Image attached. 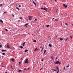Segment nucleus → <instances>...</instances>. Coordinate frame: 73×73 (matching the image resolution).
<instances>
[{"instance_id":"1","label":"nucleus","mask_w":73,"mask_h":73,"mask_svg":"<svg viewBox=\"0 0 73 73\" xmlns=\"http://www.w3.org/2000/svg\"><path fill=\"white\" fill-rule=\"evenodd\" d=\"M55 64H61V63H60L59 61H57L54 63Z\"/></svg>"},{"instance_id":"2","label":"nucleus","mask_w":73,"mask_h":73,"mask_svg":"<svg viewBox=\"0 0 73 73\" xmlns=\"http://www.w3.org/2000/svg\"><path fill=\"white\" fill-rule=\"evenodd\" d=\"M28 59H26L25 63V64H26V63H27V64H28L29 63V62H28Z\"/></svg>"},{"instance_id":"3","label":"nucleus","mask_w":73,"mask_h":73,"mask_svg":"<svg viewBox=\"0 0 73 73\" xmlns=\"http://www.w3.org/2000/svg\"><path fill=\"white\" fill-rule=\"evenodd\" d=\"M63 5L64 7L65 8H67V5H66L65 4H63Z\"/></svg>"},{"instance_id":"4","label":"nucleus","mask_w":73,"mask_h":73,"mask_svg":"<svg viewBox=\"0 0 73 73\" xmlns=\"http://www.w3.org/2000/svg\"><path fill=\"white\" fill-rule=\"evenodd\" d=\"M43 10H44L46 11H47V9H46V8H43Z\"/></svg>"},{"instance_id":"5","label":"nucleus","mask_w":73,"mask_h":73,"mask_svg":"<svg viewBox=\"0 0 73 73\" xmlns=\"http://www.w3.org/2000/svg\"><path fill=\"white\" fill-rule=\"evenodd\" d=\"M7 47L8 48H10V47H9V45L8 44H7Z\"/></svg>"},{"instance_id":"6","label":"nucleus","mask_w":73,"mask_h":73,"mask_svg":"<svg viewBox=\"0 0 73 73\" xmlns=\"http://www.w3.org/2000/svg\"><path fill=\"white\" fill-rule=\"evenodd\" d=\"M51 58H52L51 60H53V58H54V57H53V56H51Z\"/></svg>"},{"instance_id":"7","label":"nucleus","mask_w":73,"mask_h":73,"mask_svg":"<svg viewBox=\"0 0 73 73\" xmlns=\"http://www.w3.org/2000/svg\"><path fill=\"white\" fill-rule=\"evenodd\" d=\"M29 20H31V16L29 17Z\"/></svg>"},{"instance_id":"8","label":"nucleus","mask_w":73,"mask_h":73,"mask_svg":"<svg viewBox=\"0 0 73 73\" xmlns=\"http://www.w3.org/2000/svg\"><path fill=\"white\" fill-rule=\"evenodd\" d=\"M0 22L1 23H3V21L2 20L0 19Z\"/></svg>"},{"instance_id":"9","label":"nucleus","mask_w":73,"mask_h":73,"mask_svg":"<svg viewBox=\"0 0 73 73\" xmlns=\"http://www.w3.org/2000/svg\"><path fill=\"white\" fill-rule=\"evenodd\" d=\"M7 50H1V52H5V51H6Z\"/></svg>"},{"instance_id":"10","label":"nucleus","mask_w":73,"mask_h":73,"mask_svg":"<svg viewBox=\"0 0 73 73\" xmlns=\"http://www.w3.org/2000/svg\"><path fill=\"white\" fill-rule=\"evenodd\" d=\"M33 4H35V6L36 5V3L35 2L33 1Z\"/></svg>"},{"instance_id":"11","label":"nucleus","mask_w":73,"mask_h":73,"mask_svg":"<svg viewBox=\"0 0 73 73\" xmlns=\"http://www.w3.org/2000/svg\"><path fill=\"white\" fill-rule=\"evenodd\" d=\"M60 40H64V38H60Z\"/></svg>"},{"instance_id":"12","label":"nucleus","mask_w":73,"mask_h":73,"mask_svg":"<svg viewBox=\"0 0 73 73\" xmlns=\"http://www.w3.org/2000/svg\"><path fill=\"white\" fill-rule=\"evenodd\" d=\"M20 48H21V49H23V46H20Z\"/></svg>"},{"instance_id":"13","label":"nucleus","mask_w":73,"mask_h":73,"mask_svg":"<svg viewBox=\"0 0 73 73\" xmlns=\"http://www.w3.org/2000/svg\"><path fill=\"white\" fill-rule=\"evenodd\" d=\"M49 46L50 47H52V45L50 44H49Z\"/></svg>"},{"instance_id":"14","label":"nucleus","mask_w":73,"mask_h":73,"mask_svg":"<svg viewBox=\"0 0 73 73\" xmlns=\"http://www.w3.org/2000/svg\"><path fill=\"white\" fill-rule=\"evenodd\" d=\"M56 69H58V72H59V69H58V67H57L56 68Z\"/></svg>"},{"instance_id":"15","label":"nucleus","mask_w":73,"mask_h":73,"mask_svg":"<svg viewBox=\"0 0 73 73\" xmlns=\"http://www.w3.org/2000/svg\"><path fill=\"white\" fill-rule=\"evenodd\" d=\"M46 50H44V53H43L44 54H45V53L46 52Z\"/></svg>"},{"instance_id":"16","label":"nucleus","mask_w":73,"mask_h":73,"mask_svg":"<svg viewBox=\"0 0 73 73\" xmlns=\"http://www.w3.org/2000/svg\"><path fill=\"white\" fill-rule=\"evenodd\" d=\"M27 52H28V50H25V53Z\"/></svg>"},{"instance_id":"17","label":"nucleus","mask_w":73,"mask_h":73,"mask_svg":"<svg viewBox=\"0 0 73 73\" xmlns=\"http://www.w3.org/2000/svg\"><path fill=\"white\" fill-rule=\"evenodd\" d=\"M11 60L12 61H13V62H14V59L13 58H12L11 59Z\"/></svg>"},{"instance_id":"18","label":"nucleus","mask_w":73,"mask_h":73,"mask_svg":"<svg viewBox=\"0 0 73 73\" xmlns=\"http://www.w3.org/2000/svg\"><path fill=\"white\" fill-rule=\"evenodd\" d=\"M25 44V42H24L23 44V46H24V45Z\"/></svg>"},{"instance_id":"19","label":"nucleus","mask_w":73,"mask_h":73,"mask_svg":"<svg viewBox=\"0 0 73 73\" xmlns=\"http://www.w3.org/2000/svg\"><path fill=\"white\" fill-rule=\"evenodd\" d=\"M22 71L21 70H19V72H21Z\"/></svg>"},{"instance_id":"20","label":"nucleus","mask_w":73,"mask_h":73,"mask_svg":"<svg viewBox=\"0 0 73 73\" xmlns=\"http://www.w3.org/2000/svg\"><path fill=\"white\" fill-rule=\"evenodd\" d=\"M19 19H21V20H22V19H23V18L22 17H20L19 18Z\"/></svg>"},{"instance_id":"21","label":"nucleus","mask_w":73,"mask_h":73,"mask_svg":"<svg viewBox=\"0 0 73 73\" xmlns=\"http://www.w3.org/2000/svg\"><path fill=\"white\" fill-rule=\"evenodd\" d=\"M37 48H36V49L35 50V51H36L37 50Z\"/></svg>"},{"instance_id":"22","label":"nucleus","mask_w":73,"mask_h":73,"mask_svg":"<svg viewBox=\"0 0 73 73\" xmlns=\"http://www.w3.org/2000/svg\"><path fill=\"white\" fill-rule=\"evenodd\" d=\"M36 41H36V40H34V41H33V42H36Z\"/></svg>"},{"instance_id":"23","label":"nucleus","mask_w":73,"mask_h":73,"mask_svg":"<svg viewBox=\"0 0 73 73\" xmlns=\"http://www.w3.org/2000/svg\"><path fill=\"white\" fill-rule=\"evenodd\" d=\"M49 25H48L46 26V27L47 28H48V27H49Z\"/></svg>"},{"instance_id":"24","label":"nucleus","mask_w":73,"mask_h":73,"mask_svg":"<svg viewBox=\"0 0 73 73\" xmlns=\"http://www.w3.org/2000/svg\"><path fill=\"white\" fill-rule=\"evenodd\" d=\"M16 8H17V9H18V10H19V8H18L17 7H16Z\"/></svg>"},{"instance_id":"25","label":"nucleus","mask_w":73,"mask_h":73,"mask_svg":"<svg viewBox=\"0 0 73 73\" xmlns=\"http://www.w3.org/2000/svg\"><path fill=\"white\" fill-rule=\"evenodd\" d=\"M63 69L64 70H66V69H65V67H64Z\"/></svg>"},{"instance_id":"26","label":"nucleus","mask_w":73,"mask_h":73,"mask_svg":"<svg viewBox=\"0 0 73 73\" xmlns=\"http://www.w3.org/2000/svg\"><path fill=\"white\" fill-rule=\"evenodd\" d=\"M5 30H6V31L7 32H8V30H7V29H5Z\"/></svg>"},{"instance_id":"27","label":"nucleus","mask_w":73,"mask_h":73,"mask_svg":"<svg viewBox=\"0 0 73 73\" xmlns=\"http://www.w3.org/2000/svg\"><path fill=\"white\" fill-rule=\"evenodd\" d=\"M2 54L3 55H5V53L3 52L2 53Z\"/></svg>"},{"instance_id":"28","label":"nucleus","mask_w":73,"mask_h":73,"mask_svg":"<svg viewBox=\"0 0 73 73\" xmlns=\"http://www.w3.org/2000/svg\"><path fill=\"white\" fill-rule=\"evenodd\" d=\"M55 21H58V19H55Z\"/></svg>"},{"instance_id":"29","label":"nucleus","mask_w":73,"mask_h":73,"mask_svg":"<svg viewBox=\"0 0 73 73\" xmlns=\"http://www.w3.org/2000/svg\"><path fill=\"white\" fill-rule=\"evenodd\" d=\"M70 38H72V37H73V36H70Z\"/></svg>"},{"instance_id":"30","label":"nucleus","mask_w":73,"mask_h":73,"mask_svg":"<svg viewBox=\"0 0 73 73\" xmlns=\"http://www.w3.org/2000/svg\"><path fill=\"white\" fill-rule=\"evenodd\" d=\"M69 65H68V66H67L66 67L67 68H69Z\"/></svg>"},{"instance_id":"31","label":"nucleus","mask_w":73,"mask_h":73,"mask_svg":"<svg viewBox=\"0 0 73 73\" xmlns=\"http://www.w3.org/2000/svg\"><path fill=\"white\" fill-rule=\"evenodd\" d=\"M1 6H3V5L2 4H1L0 5V7H1Z\"/></svg>"},{"instance_id":"32","label":"nucleus","mask_w":73,"mask_h":73,"mask_svg":"<svg viewBox=\"0 0 73 73\" xmlns=\"http://www.w3.org/2000/svg\"><path fill=\"white\" fill-rule=\"evenodd\" d=\"M21 7V6L20 5H19V8H20Z\"/></svg>"},{"instance_id":"33","label":"nucleus","mask_w":73,"mask_h":73,"mask_svg":"<svg viewBox=\"0 0 73 73\" xmlns=\"http://www.w3.org/2000/svg\"><path fill=\"white\" fill-rule=\"evenodd\" d=\"M65 25H67V26H68V24H67V23H65Z\"/></svg>"},{"instance_id":"34","label":"nucleus","mask_w":73,"mask_h":73,"mask_svg":"<svg viewBox=\"0 0 73 73\" xmlns=\"http://www.w3.org/2000/svg\"><path fill=\"white\" fill-rule=\"evenodd\" d=\"M19 65L21 64V62H19Z\"/></svg>"},{"instance_id":"35","label":"nucleus","mask_w":73,"mask_h":73,"mask_svg":"<svg viewBox=\"0 0 73 73\" xmlns=\"http://www.w3.org/2000/svg\"><path fill=\"white\" fill-rule=\"evenodd\" d=\"M24 70H27V69L25 68H24Z\"/></svg>"},{"instance_id":"36","label":"nucleus","mask_w":73,"mask_h":73,"mask_svg":"<svg viewBox=\"0 0 73 73\" xmlns=\"http://www.w3.org/2000/svg\"><path fill=\"white\" fill-rule=\"evenodd\" d=\"M2 47V46H1V45H0V48H1Z\"/></svg>"},{"instance_id":"37","label":"nucleus","mask_w":73,"mask_h":73,"mask_svg":"<svg viewBox=\"0 0 73 73\" xmlns=\"http://www.w3.org/2000/svg\"><path fill=\"white\" fill-rule=\"evenodd\" d=\"M54 70V71L55 72H56V70Z\"/></svg>"},{"instance_id":"38","label":"nucleus","mask_w":73,"mask_h":73,"mask_svg":"<svg viewBox=\"0 0 73 73\" xmlns=\"http://www.w3.org/2000/svg\"><path fill=\"white\" fill-rule=\"evenodd\" d=\"M68 40V38H66V40H65V41H67V40Z\"/></svg>"},{"instance_id":"39","label":"nucleus","mask_w":73,"mask_h":73,"mask_svg":"<svg viewBox=\"0 0 73 73\" xmlns=\"http://www.w3.org/2000/svg\"><path fill=\"white\" fill-rule=\"evenodd\" d=\"M43 49H44V47H42V50H43Z\"/></svg>"},{"instance_id":"40","label":"nucleus","mask_w":73,"mask_h":73,"mask_svg":"<svg viewBox=\"0 0 73 73\" xmlns=\"http://www.w3.org/2000/svg\"><path fill=\"white\" fill-rule=\"evenodd\" d=\"M42 46H41V47H40V48H42Z\"/></svg>"},{"instance_id":"41","label":"nucleus","mask_w":73,"mask_h":73,"mask_svg":"<svg viewBox=\"0 0 73 73\" xmlns=\"http://www.w3.org/2000/svg\"><path fill=\"white\" fill-rule=\"evenodd\" d=\"M13 17H15V15H13Z\"/></svg>"},{"instance_id":"42","label":"nucleus","mask_w":73,"mask_h":73,"mask_svg":"<svg viewBox=\"0 0 73 73\" xmlns=\"http://www.w3.org/2000/svg\"><path fill=\"white\" fill-rule=\"evenodd\" d=\"M41 61H44V60L43 59H42L41 60Z\"/></svg>"},{"instance_id":"43","label":"nucleus","mask_w":73,"mask_h":73,"mask_svg":"<svg viewBox=\"0 0 73 73\" xmlns=\"http://www.w3.org/2000/svg\"><path fill=\"white\" fill-rule=\"evenodd\" d=\"M28 23H27L26 24H25V25H28Z\"/></svg>"},{"instance_id":"44","label":"nucleus","mask_w":73,"mask_h":73,"mask_svg":"<svg viewBox=\"0 0 73 73\" xmlns=\"http://www.w3.org/2000/svg\"><path fill=\"white\" fill-rule=\"evenodd\" d=\"M36 20H37V19H35V21H36Z\"/></svg>"},{"instance_id":"45","label":"nucleus","mask_w":73,"mask_h":73,"mask_svg":"<svg viewBox=\"0 0 73 73\" xmlns=\"http://www.w3.org/2000/svg\"><path fill=\"white\" fill-rule=\"evenodd\" d=\"M43 9V8L42 7V8H41V9Z\"/></svg>"},{"instance_id":"46","label":"nucleus","mask_w":73,"mask_h":73,"mask_svg":"<svg viewBox=\"0 0 73 73\" xmlns=\"http://www.w3.org/2000/svg\"><path fill=\"white\" fill-rule=\"evenodd\" d=\"M54 20V18H53L52 19V20Z\"/></svg>"},{"instance_id":"47","label":"nucleus","mask_w":73,"mask_h":73,"mask_svg":"<svg viewBox=\"0 0 73 73\" xmlns=\"http://www.w3.org/2000/svg\"><path fill=\"white\" fill-rule=\"evenodd\" d=\"M30 68H28V70H29V69Z\"/></svg>"},{"instance_id":"48","label":"nucleus","mask_w":73,"mask_h":73,"mask_svg":"<svg viewBox=\"0 0 73 73\" xmlns=\"http://www.w3.org/2000/svg\"><path fill=\"white\" fill-rule=\"evenodd\" d=\"M6 13V12H4V13Z\"/></svg>"},{"instance_id":"49","label":"nucleus","mask_w":73,"mask_h":73,"mask_svg":"<svg viewBox=\"0 0 73 73\" xmlns=\"http://www.w3.org/2000/svg\"><path fill=\"white\" fill-rule=\"evenodd\" d=\"M25 27H27V25H25Z\"/></svg>"},{"instance_id":"50","label":"nucleus","mask_w":73,"mask_h":73,"mask_svg":"<svg viewBox=\"0 0 73 73\" xmlns=\"http://www.w3.org/2000/svg\"><path fill=\"white\" fill-rule=\"evenodd\" d=\"M40 49H37V50H39Z\"/></svg>"},{"instance_id":"51","label":"nucleus","mask_w":73,"mask_h":73,"mask_svg":"<svg viewBox=\"0 0 73 73\" xmlns=\"http://www.w3.org/2000/svg\"><path fill=\"white\" fill-rule=\"evenodd\" d=\"M5 73H7V72H5Z\"/></svg>"},{"instance_id":"52","label":"nucleus","mask_w":73,"mask_h":73,"mask_svg":"<svg viewBox=\"0 0 73 73\" xmlns=\"http://www.w3.org/2000/svg\"><path fill=\"white\" fill-rule=\"evenodd\" d=\"M55 1H57V0H55Z\"/></svg>"},{"instance_id":"53","label":"nucleus","mask_w":73,"mask_h":73,"mask_svg":"<svg viewBox=\"0 0 73 73\" xmlns=\"http://www.w3.org/2000/svg\"><path fill=\"white\" fill-rule=\"evenodd\" d=\"M42 69V68H41V69H40V70H41V69Z\"/></svg>"},{"instance_id":"54","label":"nucleus","mask_w":73,"mask_h":73,"mask_svg":"<svg viewBox=\"0 0 73 73\" xmlns=\"http://www.w3.org/2000/svg\"><path fill=\"white\" fill-rule=\"evenodd\" d=\"M41 52H42V49L41 50Z\"/></svg>"},{"instance_id":"55","label":"nucleus","mask_w":73,"mask_h":73,"mask_svg":"<svg viewBox=\"0 0 73 73\" xmlns=\"http://www.w3.org/2000/svg\"><path fill=\"white\" fill-rule=\"evenodd\" d=\"M57 57H56V59L57 60Z\"/></svg>"},{"instance_id":"56","label":"nucleus","mask_w":73,"mask_h":73,"mask_svg":"<svg viewBox=\"0 0 73 73\" xmlns=\"http://www.w3.org/2000/svg\"><path fill=\"white\" fill-rule=\"evenodd\" d=\"M57 73H58V72H57Z\"/></svg>"},{"instance_id":"57","label":"nucleus","mask_w":73,"mask_h":73,"mask_svg":"<svg viewBox=\"0 0 73 73\" xmlns=\"http://www.w3.org/2000/svg\"><path fill=\"white\" fill-rule=\"evenodd\" d=\"M51 0V1H52V0Z\"/></svg>"},{"instance_id":"58","label":"nucleus","mask_w":73,"mask_h":73,"mask_svg":"<svg viewBox=\"0 0 73 73\" xmlns=\"http://www.w3.org/2000/svg\"><path fill=\"white\" fill-rule=\"evenodd\" d=\"M65 16H66V15Z\"/></svg>"},{"instance_id":"59","label":"nucleus","mask_w":73,"mask_h":73,"mask_svg":"<svg viewBox=\"0 0 73 73\" xmlns=\"http://www.w3.org/2000/svg\"><path fill=\"white\" fill-rule=\"evenodd\" d=\"M57 10H58V9H57Z\"/></svg>"},{"instance_id":"60","label":"nucleus","mask_w":73,"mask_h":73,"mask_svg":"<svg viewBox=\"0 0 73 73\" xmlns=\"http://www.w3.org/2000/svg\"><path fill=\"white\" fill-rule=\"evenodd\" d=\"M30 0V1H31V0Z\"/></svg>"},{"instance_id":"61","label":"nucleus","mask_w":73,"mask_h":73,"mask_svg":"<svg viewBox=\"0 0 73 73\" xmlns=\"http://www.w3.org/2000/svg\"><path fill=\"white\" fill-rule=\"evenodd\" d=\"M43 27H44V26H43Z\"/></svg>"}]
</instances>
